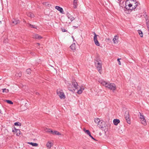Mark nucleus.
Masks as SVG:
<instances>
[{
	"label": "nucleus",
	"instance_id": "1",
	"mask_svg": "<svg viewBox=\"0 0 149 149\" xmlns=\"http://www.w3.org/2000/svg\"><path fill=\"white\" fill-rule=\"evenodd\" d=\"M139 4L138 1L134 0H128L125 3V8L131 10L134 9Z\"/></svg>",
	"mask_w": 149,
	"mask_h": 149
},
{
	"label": "nucleus",
	"instance_id": "2",
	"mask_svg": "<svg viewBox=\"0 0 149 149\" xmlns=\"http://www.w3.org/2000/svg\"><path fill=\"white\" fill-rule=\"evenodd\" d=\"M98 82L103 86L113 91L115 90L116 88V85L113 83H107L102 80H99Z\"/></svg>",
	"mask_w": 149,
	"mask_h": 149
},
{
	"label": "nucleus",
	"instance_id": "3",
	"mask_svg": "<svg viewBox=\"0 0 149 149\" xmlns=\"http://www.w3.org/2000/svg\"><path fill=\"white\" fill-rule=\"evenodd\" d=\"M101 122L102 123L99 125L98 126L102 130H104L106 132L108 130V127L104 121L102 120Z\"/></svg>",
	"mask_w": 149,
	"mask_h": 149
},
{
	"label": "nucleus",
	"instance_id": "4",
	"mask_svg": "<svg viewBox=\"0 0 149 149\" xmlns=\"http://www.w3.org/2000/svg\"><path fill=\"white\" fill-rule=\"evenodd\" d=\"M95 66L96 67L98 71L100 74L101 73L102 64L101 63L98 61H96L95 62Z\"/></svg>",
	"mask_w": 149,
	"mask_h": 149
},
{
	"label": "nucleus",
	"instance_id": "5",
	"mask_svg": "<svg viewBox=\"0 0 149 149\" xmlns=\"http://www.w3.org/2000/svg\"><path fill=\"white\" fill-rule=\"evenodd\" d=\"M57 93L61 99H64L65 98V96L62 90H57Z\"/></svg>",
	"mask_w": 149,
	"mask_h": 149
},
{
	"label": "nucleus",
	"instance_id": "6",
	"mask_svg": "<svg viewBox=\"0 0 149 149\" xmlns=\"http://www.w3.org/2000/svg\"><path fill=\"white\" fill-rule=\"evenodd\" d=\"M125 118L127 121V122L128 123L130 124V119L129 118V115L128 111H126L125 113Z\"/></svg>",
	"mask_w": 149,
	"mask_h": 149
},
{
	"label": "nucleus",
	"instance_id": "7",
	"mask_svg": "<svg viewBox=\"0 0 149 149\" xmlns=\"http://www.w3.org/2000/svg\"><path fill=\"white\" fill-rule=\"evenodd\" d=\"M53 143L51 141H48L46 144V146L48 149H50L53 146Z\"/></svg>",
	"mask_w": 149,
	"mask_h": 149
},
{
	"label": "nucleus",
	"instance_id": "8",
	"mask_svg": "<svg viewBox=\"0 0 149 149\" xmlns=\"http://www.w3.org/2000/svg\"><path fill=\"white\" fill-rule=\"evenodd\" d=\"M118 38L119 37L117 35H115L113 39V43L115 44L118 43Z\"/></svg>",
	"mask_w": 149,
	"mask_h": 149
},
{
	"label": "nucleus",
	"instance_id": "9",
	"mask_svg": "<svg viewBox=\"0 0 149 149\" xmlns=\"http://www.w3.org/2000/svg\"><path fill=\"white\" fill-rule=\"evenodd\" d=\"M72 84L75 89H77L78 88V85L77 83L75 81V80H73L72 82Z\"/></svg>",
	"mask_w": 149,
	"mask_h": 149
},
{
	"label": "nucleus",
	"instance_id": "10",
	"mask_svg": "<svg viewBox=\"0 0 149 149\" xmlns=\"http://www.w3.org/2000/svg\"><path fill=\"white\" fill-rule=\"evenodd\" d=\"M67 86L68 90L71 91H73L75 90V89L73 88L74 87H72V86L69 83H68L67 84Z\"/></svg>",
	"mask_w": 149,
	"mask_h": 149
},
{
	"label": "nucleus",
	"instance_id": "11",
	"mask_svg": "<svg viewBox=\"0 0 149 149\" xmlns=\"http://www.w3.org/2000/svg\"><path fill=\"white\" fill-rule=\"evenodd\" d=\"M33 38L38 39H40L42 38V37L37 34L33 35Z\"/></svg>",
	"mask_w": 149,
	"mask_h": 149
},
{
	"label": "nucleus",
	"instance_id": "12",
	"mask_svg": "<svg viewBox=\"0 0 149 149\" xmlns=\"http://www.w3.org/2000/svg\"><path fill=\"white\" fill-rule=\"evenodd\" d=\"M55 8L56 9L59 11L61 13H63L64 11L63 8H61L59 6H55Z\"/></svg>",
	"mask_w": 149,
	"mask_h": 149
},
{
	"label": "nucleus",
	"instance_id": "13",
	"mask_svg": "<svg viewBox=\"0 0 149 149\" xmlns=\"http://www.w3.org/2000/svg\"><path fill=\"white\" fill-rule=\"evenodd\" d=\"M70 48L73 52H74L75 50L76 45L75 42H74L72 43L70 46Z\"/></svg>",
	"mask_w": 149,
	"mask_h": 149
},
{
	"label": "nucleus",
	"instance_id": "14",
	"mask_svg": "<svg viewBox=\"0 0 149 149\" xmlns=\"http://www.w3.org/2000/svg\"><path fill=\"white\" fill-rule=\"evenodd\" d=\"M102 120H100V119L99 118H95V119L94 121L96 123H97V126L99 125H100V124L102 123L101 122V121Z\"/></svg>",
	"mask_w": 149,
	"mask_h": 149
},
{
	"label": "nucleus",
	"instance_id": "15",
	"mask_svg": "<svg viewBox=\"0 0 149 149\" xmlns=\"http://www.w3.org/2000/svg\"><path fill=\"white\" fill-rule=\"evenodd\" d=\"M113 123L115 125H118V124L120 122V120L118 119H114L113 121Z\"/></svg>",
	"mask_w": 149,
	"mask_h": 149
},
{
	"label": "nucleus",
	"instance_id": "16",
	"mask_svg": "<svg viewBox=\"0 0 149 149\" xmlns=\"http://www.w3.org/2000/svg\"><path fill=\"white\" fill-rule=\"evenodd\" d=\"M67 17H68V19H70V20L71 21V22L74 19V17L69 14H67Z\"/></svg>",
	"mask_w": 149,
	"mask_h": 149
},
{
	"label": "nucleus",
	"instance_id": "17",
	"mask_svg": "<svg viewBox=\"0 0 149 149\" xmlns=\"http://www.w3.org/2000/svg\"><path fill=\"white\" fill-rule=\"evenodd\" d=\"M77 0H74L73 7L74 8H76L77 6Z\"/></svg>",
	"mask_w": 149,
	"mask_h": 149
},
{
	"label": "nucleus",
	"instance_id": "18",
	"mask_svg": "<svg viewBox=\"0 0 149 149\" xmlns=\"http://www.w3.org/2000/svg\"><path fill=\"white\" fill-rule=\"evenodd\" d=\"M19 21L17 19H14L12 21L13 23L14 24H17L19 23Z\"/></svg>",
	"mask_w": 149,
	"mask_h": 149
},
{
	"label": "nucleus",
	"instance_id": "19",
	"mask_svg": "<svg viewBox=\"0 0 149 149\" xmlns=\"http://www.w3.org/2000/svg\"><path fill=\"white\" fill-rule=\"evenodd\" d=\"M141 123L144 125H146L147 124L146 120H145V118H144L143 119H141Z\"/></svg>",
	"mask_w": 149,
	"mask_h": 149
},
{
	"label": "nucleus",
	"instance_id": "20",
	"mask_svg": "<svg viewBox=\"0 0 149 149\" xmlns=\"http://www.w3.org/2000/svg\"><path fill=\"white\" fill-rule=\"evenodd\" d=\"M51 134H56L58 135H61V134L59 132L57 131H53L52 130V132H51Z\"/></svg>",
	"mask_w": 149,
	"mask_h": 149
},
{
	"label": "nucleus",
	"instance_id": "21",
	"mask_svg": "<svg viewBox=\"0 0 149 149\" xmlns=\"http://www.w3.org/2000/svg\"><path fill=\"white\" fill-rule=\"evenodd\" d=\"M93 34L94 35L93 37V40L94 42L97 40V36H98L94 32L93 33Z\"/></svg>",
	"mask_w": 149,
	"mask_h": 149
},
{
	"label": "nucleus",
	"instance_id": "22",
	"mask_svg": "<svg viewBox=\"0 0 149 149\" xmlns=\"http://www.w3.org/2000/svg\"><path fill=\"white\" fill-rule=\"evenodd\" d=\"M28 143L31 145L32 146H33L37 147V146H38V144L37 143H32V142H29Z\"/></svg>",
	"mask_w": 149,
	"mask_h": 149
},
{
	"label": "nucleus",
	"instance_id": "23",
	"mask_svg": "<svg viewBox=\"0 0 149 149\" xmlns=\"http://www.w3.org/2000/svg\"><path fill=\"white\" fill-rule=\"evenodd\" d=\"M44 130L46 132H48L51 133V132H52V130L49 129H48L47 128H45L44 129Z\"/></svg>",
	"mask_w": 149,
	"mask_h": 149
},
{
	"label": "nucleus",
	"instance_id": "24",
	"mask_svg": "<svg viewBox=\"0 0 149 149\" xmlns=\"http://www.w3.org/2000/svg\"><path fill=\"white\" fill-rule=\"evenodd\" d=\"M28 25H29V26H30V27H31V28H35V29H38V27H37V26H36L35 25H31V24H29V23L28 24Z\"/></svg>",
	"mask_w": 149,
	"mask_h": 149
},
{
	"label": "nucleus",
	"instance_id": "25",
	"mask_svg": "<svg viewBox=\"0 0 149 149\" xmlns=\"http://www.w3.org/2000/svg\"><path fill=\"white\" fill-rule=\"evenodd\" d=\"M138 32L139 33V34L140 36L142 37L143 36V33H142V32L140 30H138Z\"/></svg>",
	"mask_w": 149,
	"mask_h": 149
},
{
	"label": "nucleus",
	"instance_id": "26",
	"mask_svg": "<svg viewBox=\"0 0 149 149\" xmlns=\"http://www.w3.org/2000/svg\"><path fill=\"white\" fill-rule=\"evenodd\" d=\"M84 131L86 134H87L88 135L90 133V132L88 130H86L85 128L84 129Z\"/></svg>",
	"mask_w": 149,
	"mask_h": 149
},
{
	"label": "nucleus",
	"instance_id": "27",
	"mask_svg": "<svg viewBox=\"0 0 149 149\" xmlns=\"http://www.w3.org/2000/svg\"><path fill=\"white\" fill-rule=\"evenodd\" d=\"M27 15L28 16L31 17V18H33L34 17V14L33 13H29Z\"/></svg>",
	"mask_w": 149,
	"mask_h": 149
},
{
	"label": "nucleus",
	"instance_id": "28",
	"mask_svg": "<svg viewBox=\"0 0 149 149\" xmlns=\"http://www.w3.org/2000/svg\"><path fill=\"white\" fill-rule=\"evenodd\" d=\"M5 101L7 102L8 103L10 104H13V102L11 100H5Z\"/></svg>",
	"mask_w": 149,
	"mask_h": 149
},
{
	"label": "nucleus",
	"instance_id": "29",
	"mask_svg": "<svg viewBox=\"0 0 149 149\" xmlns=\"http://www.w3.org/2000/svg\"><path fill=\"white\" fill-rule=\"evenodd\" d=\"M139 113V118L141 119H144V118H145L144 116L140 113Z\"/></svg>",
	"mask_w": 149,
	"mask_h": 149
},
{
	"label": "nucleus",
	"instance_id": "30",
	"mask_svg": "<svg viewBox=\"0 0 149 149\" xmlns=\"http://www.w3.org/2000/svg\"><path fill=\"white\" fill-rule=\"evenodd\" d=\"M94 43L95 45L97 46H99L100 45V43L97 40L94 42Z\"/></svg>",
	"mask_w": 149,
	"mask_h": 149
},
{
	"label": "nucleus",
	"instance_id": "31",
	"mask_svg": "<svg viewBox=\"0 0 149 149\" xmlns=\"http://www.w3.org/2000/svg\"><path fill=\"white\" fill-rule=\"evenodd\" d=\"M15 131L17 133V134H16L18 136H19L20 135V132L19 130H17Z\"/></svg>",
	"mask_w": 149,
	"mask_h": 149
},
{
	"label": "nucleus",
	"instance_id": "32",
	"mask_svg": "<svg viewBox=\"0 0 149 149\" xmlns=\"http://www.w3.org/2000/svg\"><path fill=\"white\" fill-rule=\"evenodd\" d=\"M9 91V90L8 89H7L6 88H4L3 89V93H8Z\"/></svg>",
	"mask_w": 149,
	"mask_h": 149
},
{
	"label": "nucleus",
	"instance_id": "33",
	"mask_svg": "<svg viewBox=\"0 0 149 149\" xmlns=\"http://www.w3.org/2000/svg\"><path fill=\"white\" fill-rule=\"evenodd\" d=\"M15 75L17 77H20L22 76V74L20 72L17 73L15 74Z\"/></svg>",
	"mask_w": 149,
	"mask_h": 149
},
{
	"label": "nucleus",
	"instance_id": "34",
	"mask_svg": "<svg viewBox=\"0 0 149 149\" xmlns=\"http://www.w3.org/2000/svg\"><path fill=\"white\" fill-rule=\"evenodd\" d=\"M26 72L28 74H30L31 73V70L30 69H28L26 70Z\"/></svg>",
	"mask_w": 149,
	"mask_h": 149
},
{
	"label": "nucleus",
	"instance_id": "35",
	"mask_svg": "<svg viewBox=\"0 0 149 149\" xmlns=\"http://www.w3.org/2000/svg\"><path fill=\"white\" fill-rule=\"evenodd\" d=\"M82 91H82L79 89V90H78L77 92V93L79 94H80L82 93Z\"/></svg>",
	"mask_w": 149,
	"mask_h": 149
},
{
	"label": "nucleus",
	"instance_id": "36",
	"mask_svg": "<svg viewBox=\"0 0 149 149\" xmlns=\"http://www.w3.org/2000/svg\"><path fill=\"white\" fill-rule=\"evenodd\" d=\"M43 4L44 5H45L46 6H48L49 5L48 2H45L43 3Z\"/></svg>",
	"mask_w": 149,
	"mask_h": 149
},
{
	"label": "nucleus",
	"instance_id": "37",
	"mask_svg": "<svg viewBox=\"0 0 149 149\" xmlns=\"http://www.w3.org/2000/svg\"><path fill=\"white\" fill-rule=\"evenodd\" d=\"M19 124H20L19 122H16L15 123L14 125L16 126H19Z\"/></svg>",
	"mask_w": 149,
	"mask_h": 149
},
{
	"label": "nucleus",
	"instance_id": "38",
	"mask_svg": "<svg viewBox=\"0 0 149 149\" xmlns=\"http://www.w3.org/2000/svg\"><path fill=\"white\" fill-rule=\"evenodd\" d=\"M120 59L118 58V60H117V61H118V64H119V65H121V63L120 62Z\"/></svg>",
	"mask_w": 149,
	"mask_h": 149
},
{
	"label": "nucleus",
	"instance_id": "39",
	"mask_svg": "<svg viewBox=\"0 0 149 149\" xmlns=\"http://www.w3.org/2000/svg\"><path fill=\"white\" fill-rule=\"evenodd\" d=\"M40 44L39 43H37L36 44V46L37 47H38L40 46Z\"/></svg>",
	"mask_w": 149,
	"mask_h": 149
},
{
	"label": "nucleus",
	"instance_id": "40",
	"mask_svg": "<svg viewBox=\"0 0 149 149\" xmlns=\"http://www.w3.org/2000/svg\"><path fill=\"white\" fill-rule=\"evenodd\" d=\"M80 89L83 91L84 89V88L82 86L81 87Z\"/></svg>",
	"mask_w": 149,
	"mask_h": 149
},
{
	"label": "nucleus",
	"instance_id": "41",
	"mask_svg": "<svg viewBox=\"0 0 149 149\" xmlns=\"http://www.w3.org/2000/svg\"><path fill=\"white\" fill-rule=\"evenodd\" d=\"M63 32H66V30L65 29H63L62 30Z\"/></svg>",
	"mask_w": 149,
	"mask_h": 149
},
{
	"label": "nucleus",
	"instance_id": "42",
	"mask_svg": "<svg viewBox=\"0 0 149 149\" xmlns=\"http://www.w3.org/2000/svg\"><path fill=\"white\" fill-rule=\"evenodd\" d=\"M91 138L93 139L94 140H95V139L92 136H91Z\"/></svg>",
	"mask_w": 149,
	"mask_h": 149
},
{
	"label": "nucleus",
	"instance_id": "43",
	"mask_svg": "<svg viewBox=\"0 0 149 149\" xmlns=\"http://www.w3.org/2000/svg\"><path fill=\"white\" fill-rule=\"evenodd\" d=\"M88 135L91 137V136H92L91 135V133L90 134H89Z\"/></svg>",
	"mask_w": 149,
	"mask_h": 149
},
{
	"label": "nucleus",
	"instance_id": "44",
	"mask_svg": "<svg viewBox=\"0 0 149 149\" xmlns=\"http://www.w3.org/2000/svg\"><path fill=\"white\" fill-rule=\"evenodd\" d=\"M72 38H73V41H74V37H73V36H72Z\"/></svg>",
	"mask_w": 149,
	"mask_h": 149
},
{
	"label": "nucleus",
	"instance_id": "45",
	"mask_svg": "<svg viewBox=\"0 0 149 149\" xmlns=\"http://www.w3.org/2000/svg\"><path fill=\"white\" fill-rule=\"evenodd\" d=\"M25 106H26V107H27V103H25Z\"/></svg>",
	"mask_w": 149,
	"mask_h": 149
},
{
	"label": "nucleus",
	"instance_id": "46",
	"mask_svg": "<svg viewBox=\"0 0 149 149\" xmlns=\"http://www.w3.org/2000/svg\"><path fill=\"white\" fill-rule=\"evenodd\" d=\"M119 2H120L122 0H117Z\"/></svg>",
	"mask_w": 149,
	"mask_h": 149
},
{
	"label": "nucleus",
	"instance_id": "47",
	"mask_svg": "<svg viewBox=\"0 0 149 149\" xmlns=\"http://www.w3.org/2000/svg\"><path fill=\"white\" fill-rule=\"evenodd\" d=\"M73 27H74V28H77V27H76V26H73Z\"/></svg>",
	"mask_w": 149,
	"mask_h": 149
},
{
	"label": "nucleus",
	"instance_id": "48",
	"mask_svg": "<svg viewBox=\"0 0 149 149\" xmlns=\"http://www.w3.org/2000/svg\"><path fill=\"white\" fill-rule=\"evenodd\" d=\"M36 93L37 95H38L39 94V93Z\"/></svg>",
	"mask_w": 149,
	"mask_h": 149
},
{
	"label": "nucleus",
	"instance_id": "49",
	"mask_svg": "<svg viewBox=\"0 0 149 149\" xmlns=\"http://www.w3.org/2000/svg\"><path fill=\"white\" fill-rule=\"evenodd\" d=\"M1 113V110L0 109V114Z\"/></svg>",
	"mask_w": 149,
	"mask_h": 149
},
{
	"label": "nucleus",
	"instance_id": "50",
	"mask_svg": "<svg viewBox=\"0 0 149 149\" xmlns=\"http://www.w3.org/2000/svg\"><path fill=\"white\" fill-rule=\"evenodd\" d=\"M13 132H14V130H13Z\"/></svg>",
	"mask_w": 149,
	"mask_h": 149
}]
</instances>
